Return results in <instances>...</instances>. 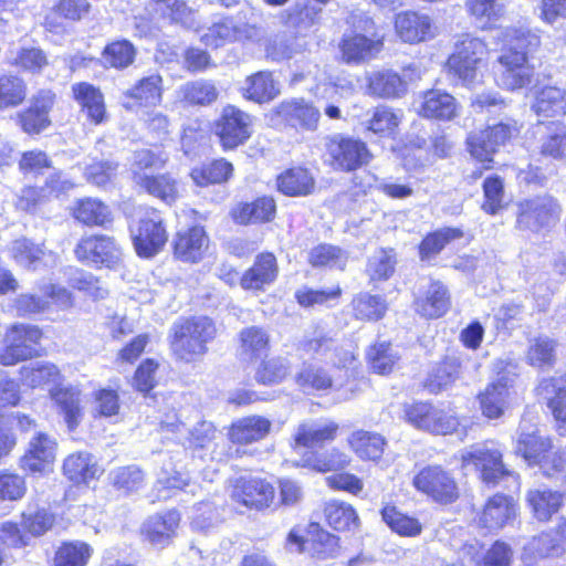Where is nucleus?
<instances>
[{"mask_svg":"<svg viewBox=\"0 0 566 566\" xmlns=\"http://www.w3.org/2000/svg\"><path fill=\"white\" fill-rule=\"evenodd\" d=\"M503 42L506 49L497 59L495 81L507 91L523 88L531 83L533 75L526 56L531 48L538 46L539 39L530 31L506 29Z\"/></svg>","mask_w":566,"mask_h":566,"instance_id":"nucleus-1","label":"nucleus"},{"mask_svg":"<svg viewBox=\"0 0 566 566\" xmlns=\"http://www.w3.org/2000/svg\"><path fill=\"white\" fill-rule=\"evenodd\" d=\"M213 322L205 316L178 321L171 327L174 355L186 363L200 360L208 352L207 344L216 336Z\"/></svg>","mask_w":566,"mask_h":566,"instance_id":"nucleus-2","label":"nucleus"},{"mask_svg":"<svg viewBox=\"0 0 566 566\" xmlns=\"http://www.w3.org/2000/svg\"><path fill=\"white\" fill-rule=\"evenodd\" d=\"M347 22L356 31L344 33L339 42L342 60L347 64H361L375 59L384 48L382 38L374 33L369 36L358 32L369 33L374 28L373 20L363 14L353 13Z\"/></svg>","mask_w":566,"mask_h":566,"instance_id":"nucleus-3","label":"nucleus"},{"mask_svg":"<svg viewBox=\"0 0 566 566\" xmlns=\"http://www.w3.org/2000/svg\"><path fill=\"white\" fill-rule=\"evenodd\" d=\"M515 453L530 465H539L547 475L552 474L551 471L560 470L565 463L563 454L552 451L551 440L541 436L538 429L527 424L524 419L520 424Z\"/></svg>","mask_w":566,"mask_h":566,"instance_id":"nucleus-4","label":"nucleus"},{"mask_svg":"<svg viewBox=\"0 0 566 566\" xmlns=\"http://www.w3.org/2000/svg\"><path fill=\"white\" fill-rule=\"evenodd\" d=\"M562 207L549 193L536 195L516 203V227L538 232L554 226L560 217Z\"/></svg>","mask_w":566,"mask_h":566,"instance_id":"nucleus-5","label":"nucleus"},{"mask_svg":"<svg viewBox=\"0 0 566 566\" xmlns=\"http://www.w3.org/2000/svg\"><path fill=\"white\" fill-rule=\"evenodd\" d=\"M488 54L485 42L467 33L457 40L454 52L449 57L448 64L465 85H470L476 80L478 71L484 65Z\"/></svg>","mask_w":566,"mask_h":566,"instance_id":"nucleus-6","label":"nucleus"},{"mask_svg":"<svg viewBox=\"0 0 566 566\" xmlns=\"http://www.w3.org/2000/svg\"><path fill=\"white\" fill-rule=\"evenodd\" d=\"M412 485L439 504H451L459 497V486L451 472L441 465H426L412 479Z\"/></svg>","mask_w":566,"mask_h":566,"instance_id":"nucleus-7","label":"nucleus"},{"mask_svg":"<svg viewBox=\"0 0 566 566\" xmlns=\"http://www.w3.org/2000/svg\"><path fill=\"white\" fill-rule=\"evenodd\" d=\"M464 467H473L480 472L481 480L491 486L515 476L512 471L505 468L502 461V452L486 444L474 446L464 451L461 455Z\"/></svg>","mask_w":566,"mask_h":566,"instance_id":"nucleus-8","label":"nucleus"},{"mask_svg":"<svg viewBox=\"0 0 566 566\" xmlns=\"http://www.w3.org/2000/svg\"><path fill=\"white\" fill-rule=\"evenodd\" d=\"M41 337L42 332L36 326L12 325L6 333L4 347L0 349V365L13 366L31 358Z\"/></svg>","mask_w":566,"mask_h":566,"instance_id":"nucleus-9","label":"nucleus"},{"mask_svg":"<svg viewBox=\"0 0 566 566\" xmlns=\"http://www.w3.org/2000/svg\"><path fill=\"white\" fill-rule=\"evenodd\" d=\"M405 419L416 429L433 434H449L457 430L458 418L427 402H415L403 408Z\"/></svg>","mask_w":566,"mask_h":566,"instance_id":"nucleus-10","label":"nucleus"},{"mask_svg":"<svg viewBox=\"0 0 566 566\" xmlns=\"http://www.w3.org/2000/svg\"><path fill=\"white\" fill-rule=\"evenodd\" d=\"M75 258L95 268H115L122 262V249L108 235L83 237L74 248Z\"/></svg>","mask_w":566,"mask_h":566,"instance_id":"nucleus-11","label":"nucleus"},{"mask_svg":"<svg viewBox=\"0 0 566 566\" xmlns=\"http://www.w3.org/2000/svg\"><path fill=\"white\" fill-rule=\"evenodd\" d=\"M517 132L513 120L488 126L485 129L473 132L467 138L468 150L473 158L481 163H492L493 155Z\"/></svg>","mask_w":566,"mask_h":566,"instance_id":"nucleus-12","label":"nucleus"},{"mask_svg":"<svg viewBox=\"0 0 566 566\" xmlns=\"http://www.w3.org/2000/svg\"><path fill=\"white\" fill-rule=\"evenodd\" d=\"M130 232L137 254L144 258L157 254L168 240L163 218L156 210L147 211Z\"/></svg>","mask_w":566,"mask_h":566,"instance_id":"nucleus-13","label":"nucleus"},{"mask_svg":"<svg viewBox=\"0 0 566 566\" xmlns=\"http://www.w3.org/2000/svg\"><path fill=\"white\" fill-rule=\"evenodd\" d=\"M216 134L226 149H233L252 135V117L233 105L222 109L216 124Z\"/></svg>","mask_w":566,"mask_h":566,"instance_id":"nucleus-14","label":"nucleus"},{"mask_svg":"<svg viewBox=\"0 0 566 566\" xmlns=\"http://www.w3.org/2000/svg\"><path fill=\"white\" fill-rule=\"evenodd\" d=\"M327 151L335 169L352 171L369 161V151L365 143L344 137H333L327 144Z\"/></svg>","mask_w":566,"mask_h":566,"instance_id":"nucleus-15","label":"nucleus"},{"mask_svg":"<svg viewBox=\"0 0 566 566\" xmlns=\"http://www.w3.org/2000/svg\"><path fill=\"white\" fill-rule=\"evenodd\" d=\"M231 499L249 509H264L274 499L273 486L263 479L240 476L233 481Z\"/></svg>","mask_w":566,"mask_h":566,"instance_id":"nucleus-16","label":"nucleus"},{"mask_svg":"<svg viewBox=\"0 0 566 566\" xmlns=\"http://www.w3.org/2000/svg\"><path fill=\"white\" fill-rule=\"evenodd\" d=\"M57 442L50 434L36 431L29 440L27 450L20 459L24 471L32 473L44 472L54 462Z\"/></svg>","mask_w":566,"mask_h":566,"instance_id":"nucleus-17","label":"nucleus"},{"mask_svg":"<svg viewBox=\"0 0 566 566\" xmlns=\"http://www.w3.org/2000/svg\"><path fill=\"white\" fill-rule=\"evenodd\" d=\"M512 382L513 378L503 375L479 394L480 408L485 417L496 419L504 413L509 407Z\"/></svg>","mask_w":566,"mask_h":566,"instance_id":"nucleus-18","label":"nucleus"},{"mask_svg":"<svg viewBox=\"0 0 566 566\" xmlns=\"http://www.w3.org/2000/svg\"><path fill=\"white\" fill-rule=\"evenodd\" d=\"M395 30L397 35L407 43H418L434 35L429 15L415 11H403L396 15Z\"/></svg>","mask_w":566,"mask_h":566,"instance_id":"nucleus-19","label":"nucleus"},{"mask_svg":"<svg viewBox=\"0 0 566 566\" xmlns=\"http://www.w3.org/2000/svg\"><path fill=\"white\" fill-rule=\"evenodd\" d=\"M208 248V237L203 228L192 227L179 231L174 239L175 256L184 262L200 261Z\"/></svg>","mask_w":566,"mask_h":566,"instance_id":"nucleus-20","label":"nucleus"},{"mask_svg":"<svg viewBox=\"0 0 566 566\" xmlns=\"http://www.w3.org/2000/svg\"><path fill=\"white\" fill-rule=\"evenodd\" d=\"M417 111L427 118L450 120L458 115V103L452 95L440 90H431L422 95Z\"/></svg>","mask_w":566,"mask_h":566,"instance_id":"nucleus-21","label":"nucleus"},{"mask_svg":"<svg viewBox=\"0 0 566 566\" xmlns=\"http://www.w3.org/2000/svg\"><path fill=\"white\" fill-rule=\"evenodd\" d=\"M279 273L276 258L272 253H261L253 265L244 272L240 283L244 290H261L272 284Z\"/></svg>","mask_w":566,"mask_h":566,"instance_id":"nucleus-22","label":"nucleus"},{"mask_svg":"<svg viewBox=\"0 0 566 566\" xmlns=\"http://www.w3.org/2000/svg\"><path fill=\"white\" fill-rule=\"evenodd\" d=\"M511 555V548L502 542H496L483 556L470 545L461 551L459 563L448 566H510Z\"/></svg>","mask_w":566,"mask_h":566,"instance_id":"nucleus-23","label":"nucleus"},{"mask_svg":"<svg viewBox=\"0 0 566 566\" xmlns=\"http://www.w3.org/2000/svg\"><path fill=\"white\" fill-rule=\"evenodd\" d=\"M271 429V421L261 416H250L234 421L229 429V439L235 444H249L262 440Z\"/></svg>","mask_w":566,"mask_h":566,"instance_id":"nucleus-24","label":"nucleus"},{"mask_svg":"<svg viewBox=\"0 0 566 566\" xmlns=\"http://www.w3.org/2000/svg\"><path fill=\"white\" fill-rule=\"evenodd\" d=\"M338 428L332 420L301 423L294 434L295 447L313 448L333 441Z\"/></svg>","mask_w":566,"mask_h":566,"instance_id":"nucleus-25","label":"nucleus"},{"mask_svg":"<svg viewBox=\"0 0 566 566\" xmlns=\"http://www.w3.org/2000/svg\"><path fill=\"white\" fill-rule=\"evenodd\" d=\"M241 92L247 99L262 104L274 99L280 88L271 72L260 71L245 78Z\"/></svg>","mask_w":566,"mask_h":566,"instance_id":"nucleus-26","label":"nucleus"},{"mask_svg":"<svg viewBox=\"0 0 566 566\" xmlns=\"http://www.w3.org/2000/svg\"><path fill=\"white\" fill-rule=\"evenodd\" d=\"M537 392L547 401L555 419L563 423L566 431V377H552L542 380Z\"/></svg>","mask_w":566,"mask_h":566,"instance_id":"nucleus-27","label":"nucleus"},{"mask_svg":"<svg viewBox=\"0 0 566 566\" xmlns=\"http://www.w3.org/2000/svg\"><path fill=\"white\" fill-rule=\"evenodd\" d=\"M63 472L69 480L80 484L98 478L102 469L92 454L75 452L64 460Z\"/></svg>","mask_w":566,"mask_h":566,"instance_id":"nucleus-28","label":"nucleus"},{"mask_svg":"<svg viewBox=\"0 0 566 566\" xmlns=\"http://www.w3.org/2000/svg\"><path fill=\"white\" fill-rule=\"evenodd\" d=\"M450 307L447 287L439 281H432L426 294L416 302V311L423 317L438 318Z\"/></svg>","mask_w":566,"mask_h":566,"instance_id":"nucleus-29","label":"nucleus"},{"mask_svg":"<svg viewBox=\"0 0 566 566\" xmlns=\"http://www.w3.org/2000/svg\"><path fill=\"white\" fill-rule=\"evenodd\" d=\"M72 92L87 118L94 124H101L106 116L104 96L101 91L92 84L82 82L74 84Z\"/></svg>","mask_w":566,"mask_h":566,"instance_id":"nucleus-30","label":"nucleus"},{"mask_svg":"<svg viewBox=\"0 0 566 566\" xmlns=\"http://www.w3.org/2000/svg\"><path fill=\"white\" fill-rule=\"evenodd\" d=\"M367 82L369 94L378 97H400L407 91V83L391 70L371 72L367 76Z\"/></svg>","mask_w":566,"mask_h":566,"instance_id":"nucleus-31","label":"nucleus"},{"mask_svg":"<svg viewBox=\"0 0 566 566\" xmlns=\"http://www.w3.org/2000/svg\"><path fill=\"white\" fill-rule=\"evenodd\" d=\"M526 501L533 516L541 522H546L556 514L563 504V495L549 489H532L526 494Z\"/></svg>","mask_w":566,"mask_h":566,"instance_id":"nucleus-32","label":"nucleus"},{"mask_svg":"<svg viewBox=\"0 0 566 566\" xmlns=\"http://www.w3.org/2000/svg\"><path fill=\"white\" fill-rule=\"evenodd\" d=\"M276 211V205L271 197H261L251 203L239 205L233 210V218L240 224L271 221Z\"/></svg>","mask_w":566,"mask_h":566,"instance_id":"nucleus-33","label":"nucleus"},{"mask_svg":"<svg viewBox=\"0 0 566 566\" xmlns=\"http://www.w3.org/2000/svg\"><path fill=\"white\" fill-rule=\"evenodd\" d=\"M136 186L168 205L175 202L179 196L177 180L170 174H159L149 177L137 175Z\"/></svg>","mask_w":566,"mask_h":566,"instance_id":"nucleus-34","label":"nucleus"},{"mask_svg":"<svg viewBox=\"0 0 566 566\" xmlns=\"http://www.w3.org/2000/svg\"><path fill=\"white\" fill-rule=\"evenodd\" d=\"M515 515L512 497L496 494L486 503L480 522L484 527L493 530L504 526Z\"/></svg>","mask_w":566,"mask_h":566,"instance_id":"nucleus-35","label":"nucleus"},{"mask_svg":"<svg viewBox=\"0 0 566 566\" xmlns=\"http://www.w3.org/2000/svg\"><path fill=\"white\" fill-rule=\"evenodd\" d=\"M179 521L180 516L175 511L168 512L165 515H155L145 522L143 531L151 544L163 546L175 534Z\"/></svg>","mask_w":566,"mask_h":566,"instance_id":"nucleus-36","label":"nucleus"},{"mask_svg":"<svg viewBox=\"0 0 566 566\" xmlns=\"http://www.w3.org/2000/svg\"><path fill=\"white\" fill-rule=\"evenodd\" d=\"M51 398L63 415L69 430H74L82 419L80 391L74 388H56L51 390Z\"/></svg>","mask_w":566,"mask_h":566,"instance_id":"nucleus-37","label":"nucleus"},{"mask_svg":"<svg viewBox=\"0 0 566 566\" xmlns=\"http://www.w3.org/2000/svg\"><path fill=\"white\" fill-rule=\"evenodd\" d=\"M315 187L314 177L307 169L296 167L277 177V188L286 196H307Z\"/></svg>","mask_w":566,"mask_h":566,"instance_id":"nucleus-38","label":"nucleus"},{"mask_svg":"<svg viewBox=\"0 0 566 566\" xmlns=\"http://www.w3.org/2000/svg\"><path fill=\"white\" fill-rule=\"evenodd\" d=\"M169 418L170 417H167V419L160 421L161 430L180 434L188 432L189 437L187 439L191 448H206L214 438L216 429L211 422L200 421L192 429H188L185 422L178 419L170 421Z\"/></svg>","mask_w":566,"mask_h":566,"instance_id":"nucleus-39","label":"nucleus"},{"mask_svg":"<svg viewBox=\"0 0 566 566\" xmlns=\"http://www.w3.org/2000/svg\"><path fill=\"white\" fill-rule=\"evenodd\" d=\"M269 350V335L258 326L247 327L240 333V357L247 361L262 358Z\"/></svg>","mask_w":566,"mask_h":566,"instance_id":"nucleus-40","label":"nucleus"},{"mask_svg":"<svg viewBox=\"0 0 566 566\" xmlns=\"http://www.w3.org/2000/svg\"><path fill=\"white\" fill-rule=\"evenodd\" d=\"M462 374V363L458 357H447L428 376L426 387L432 394L449 388Z\"/></svg>","mask_w":566,"mask_h":566,"instance_id":"nucleus-41","label":"nucleus"},{"mask_svg":"<svg viewBox=\"0 0 566 566\" xmlns=\"http://www.w3.org/2000/svg\"><path fill=\"white\" fill-rule=\"evenodd\" d=\"M146 10L153 15L184 25H190L193 22V11L184 0H149Z\"/></svg>","mask_w":566,"mask_h":566,"instance_id":"nucleus-42","label":"nucleus"},{"mask_svg":"<svg viewBox=\"0 0 566 566\" xmlns=\"http://www.w3.org/2000/svg\"><path fill=\"white\" fill-rule=\"evenodd\" d=\"M348 444L358 458L376 461L382 455L386 442L378 433L357 430L349 436Z\"/></svg>","mask_w":566,"mask_h":566,"instance_id":"nucleus-43","label":"nucleus"},{"mask_svg":"<svg viewBox=\"0 0 566 566\" xmlns=\"http://www.w3.org/2000/svg\"><path fill=\"white\" fill-rule=\"evenodd\" d=\"M55 516L44 507L36 504H28L21 513L20 526L33 537H40L52 528Z\"/></svg>","mask_w":566,"mask_h":566,"instance_id":"nucleus-44","label":"nucleus"},{"mask_svg":"<svg viewBox=\"0 0 566 566\" xmlns=\"http://www.w3.org/2000/svg\"><path fill=\"white\" fill-rule=\"evenodd\" d=\"M93 548L85 542H65L57 547L53 558V566H86Z\"/></svg>","mask_w":566,"mask_h":566,"instance_id":"nucleus-45","label":"nucleus"},{"mask_svg":"<svg viewBox=\"0 0 566 566\" xmlns=\"http://www.w3.org/2000/svg\"><path fill=\"white\" fill-rule=\"evenodd\" d=\"M20 374L22 382L31 388L55 384L61 377L57 367L48 361H36L25 365L21 368Z\"/></svg>","mask_w":566,"mask_h":566,"instance_id":"nucleus-46","label":"nucleus"},{"mask_svg":"<svg viewBox=\"0 0 566 566\" xmlns=\"http://www.w3.org/2000/svg\"><path fill=\"white\" fill-rule=\"evenodd\" d=\"M28 86L25 81L13 74L0 76V109L20 106L27 98Z\"/></svg>","mask_w":566,"mask_h":566,"instance_id":"nucleus-47","label":"nucleus"},{"mask_svg":"<svg viewBox=\"0 0 566 566\" xmlns=\"http://www.w3.org/2000/svg\"><path fill=\"white\" fill-rule=\"evenodd\" d=\"M279 115L287 120H297L300 125L308 130H315L321 117L318 108L301 102H286L279 106Z\"/></svg>","mask_w":566,"mask_h":566,"instance_id":"nucleus-48","label":"nucleus"},{"mask_svg":"<svg viewBox=\"0 0 566 566\" xmlns=\"http://www.w3.org/2000/svg\"><path fill=\"white\" fill-rule=\"evenodd\" d=\"M73 216L86 226H104L111 221V211L102 201L85 198L76 202Z\"/></svg>","mask_w":566,"mask_h":566,"instance_id":"nucleus-49","label":"nucleus"},{"mask_svg":"<svg viewBox=\"0 0 566 566\" xmlns=\"http://www.w3.org/2000/svg\"><path fill=\"white\" fill-rule=\"evenodd\" d=\"M295 379L303 390H326L333 386L332 375L317 363H304Z\"/></svg>","mask_w":566,"mask_h":566,"instance_id":"nucleus-50","label":"nucleus"},{"mask_svg":"<svg viewBox=\"0 0 566 566\" xmlns=\"http://www.w3.org/2000/svg\"><path fill=\"white\" fill-rule=\"evenodd\" d=\"M541 154L556 160L566 159V124L554 122L546 126L542 138Z\"/></svg>","mask_w":566,"mask_h":566,"instance_id":"nucleus-51","label":"nucleus"},{"mask_svg":"<svg viewBox=\"0 0 566 566\" xmlns=\"http://www.w3.org/2000/svg\"><path fill=\"white\" fill-rule=\"evenodd\" d=\"M161 76L151 74L142 78L135 86L126 92V95L135 99L142 106L157 105L161 102Z\"/></svg>","mask_w":566,"mask_h":566,"instance_id":"nucleus-52","label":"nucleus"},{"mask_svg":"<svg viewBox=\"0 0 566 566\" xmlns=\"http://www.w3.org/2000/svg\"><path fill=\"white\" fill-rule=\"evenodd\" d=\"M168 161V155L161 150H153L148 148H142L134 151L130 161V171L133 180L137 184V175L140 177H149L146 174L148 169H161Z\"/></svg>","mask_w":566,"mask_h":566,"instance_id":"nucleus-53","label":"nucleus"},{"mask_svg":"<svg viewBox=\"0 0 566 566\" xmlns=\"http://www.w3.org/2000/svg\"><path fill=\"white\" fill-rule=\"evenodd\" d=\"M538 116H554L563 114L566 108L565 91L555 86L542 88L532 106Z\"/></svg>","mask_w":566,"mask_h":566,"instance_id":"nucleus-54","label":"nucleus"},{"mask_svg":"<svg viewBox=\"0 0 566 566\" xmlns=\"http://www.w3.org/2000/svg\"><path fill=\"white\" fill-rule=\"evenodd\" d=\"M396 263L394 249L379 248L368 258L366 272L373 281L388 280L395 272Z\"/></svg>","mask_w":566,"mask_h":566,"instance_id":"nucleus-55","label":"nucleus"},{"mask_svg":"<svg viewBox=\"0 0 566 566\" xmlns=\"http://www.w3.org/2000/svg\"><path fill=\"white\" fill-rule=\"evenodd\" d=\"M200 41L213 49L237 42V23L232 19L220 20L202 30Z\"/></svg>","mask_w":566,"mask_h":566,"instance_id":"nucleus-56","label":"nucleus"},{"mask_svg":"<svg viewBox=\"0 0 566 566\" xmlns=\"http://www.w3.org/2000/svg\"><path fill=\"white\" fill-rule=\"evenodd\" d=\"M9 64L27 73L40 74L49 65V57L40 48H21L9 59Z\"/></svg>","mask_w":566,"mask_h":566,"instance_id":"nucleus-57","label":"nucleus"},{"mask_svg":"<svg viewBox=\"0 0 566 566\" xmlns=\"http://www.w3.org/2000/svg\"><path fill=\"white\" fill-rule=\"evenodd\" d=\"M381 516L390 530L401 536H417L421 533L419 521L403 514L396 506L386 505L381 510Z\"/></svg>","mask_w":566,"mask_h":566,"instance_id":"nucleus-58","label":"nucleus"},{"mask_svg":"<svg viewBox=\"0 0 566 566\" xmlns=\"http://www.w3.org/2000/svg\"><path fill=\"white\" fill-rule=\"evenodd\" d=\"M179 96L191 105H209L218 98L213 83L205 80L192 81L179 88Z\"/></svg>","mask_w":566,"mask_h":566,"instance_id":"nucleus-59","label":"nucleus"},{"mask_svg":"<svg viewBox=\"0 0 566 566\" xmlns=\"http://www.w3.org/2000/svg\"><path fill=\"white\" fill-rule=\"evenodd\" d=\"M325 516L328 525L336 531H348L358 522L353 506L338 501H331L326 504Z\"/></svg>","mask_w":566,"mask_h":566,"instance_id":"nucleus-60","label":"nucleus"},{"mask_svg":"<svg viewBox=\"0 0 566 566\" xmlns=\"http://www.w3.org/2000/svg\"><path fill=\"white\" fill-rule=\"evenodd\" d=\"M10 253L14 261L27 269H36L45 256L42 245L35 244L28 239H18L12 242Z\"/></svg>","mask_w":566,"mask_h":566,"instance_id":"nucleus-61","label":"nucleus"},{"mask_svg":"<svg viewBox=\"0 0 566 566\" xmlns=\"http://www.w3.org/2000/svg\"><path fill=\"white\" fill-rule=\"evenodd\" d=\"M556 344L547 336H539L531 340L526 360L531 366L537 368L552 367L555 361Z\"/></svg>","mask_w":566,"mask_h":566,"instance_id":"nucleus-62","label":"nucleus"},{"mask_svg":"<svg viewBox=\"0 0 566 566\" xmlns=\"http://www.w3.org/2000/svg\"><path fill=\"white\" fill-rule=\"evenodd\" d=\"M136 50L127 40H118L105 46L102 57L105 65L114 69H126L135 59Z\"/></svg>","mask_w":566,"mask_h":566,"instance_id":"nucleus-63","label":"nucleus"},{"mask_svg":"<svg viewBox=\"0 0 566 566\" xmlns=\"http://www.w3.org/2000/svg\"><path fill=\"white\" fill-rule=\"evenodd\" d=\"M347 259V254L340 248L332 244H319L312 249L308 261L315 268L327 266L344 270Z\"/></svg>","mask_w":566,"mask_h":566,"instance_id":"nucleus-64","label":"nucleus"}]
</instances>
